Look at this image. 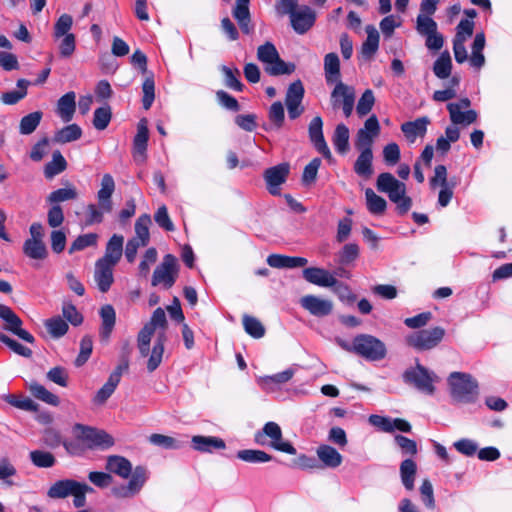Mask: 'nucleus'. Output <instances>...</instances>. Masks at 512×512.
<instances>
[{
    "instance_id": "1",
    "label": "nucleus",
    "mask_w": 512,
    "mask_h": 512,
    "mask_svg": "<svg viewBox=\"0 0 512 512\" xmlns=\"http://www.w3.org/2000/svg\"><path fill=\"white\" fill-rule=\"evenodd\" d=\"M167 320L162 308H157L149 323L138 335V349L143 357L150 355L147 361V370L155 371L161 364L166 338Z\"/></svg>"
},
{
    "instance_id": "2",
    "label": "nucleus",
    "mask_w": 512,
    "mask_h": 512,
    "mask_svg": "<svg viewBox=\"0 0 512 512\" xmlns=\"http://www.w3.org/2000/svg\"><path fill=\"white\" fill-rule=\"evenodd\" d=\"M124 237L114 234L108 241L103 257L95 263L94 280L98 289L105 293L113 283V268L123 254Z\"/></svg>"
},
{
    "instance_id": "3",
    "label": "nucleus",
    "mask_w": 512,
    "mask_h": 512,
    "mask_svg": "<svg viewBox=\"0 0 512 512\" xmlns=\"http://www.w3.org/2000/svg\"><path fill=\"white\" fill-rule=\"evenodd\" d=\"M377 190L386 193L391 202L396 204L399 215H405L412 207V199L406 195V185L391 173H381L376 182Z\"/></svg>"
},
{
    "instance_id": "4",
    "label": "nucleus",
    "mask_w": 512,
    "mask_h": 512,
    "mask_svg": "<svg viewBox=\"0 0 512 512\" xmlns=\"http://www.w3.org/2000/svg\"><path fill=\"white\" fill-rule=\"evenodd\" d=\"M93 488L83 482L73 479H61L54 482L47 491L51 499H64L73 496V504L76 508L86 505V494L92 492Z\"/></svg>"
},
{
    "instance_id": "5",
    "label": "nucleus",
    "mask_w": 512,
    "mask_h": 512,
    "mask_svg": "<svg viewBox=\"0 0 512 512\" xmlns=\"http://www.w3.org/2000/svg\"><path fill=\"white\" fill-rule=\"evenodd\" d=\"M451 396L456 402L473 403L478 397V384L471 375L452 372L448 378Z\"/></svg>"
},
{
    "instance_id": "6",
    "label": "nucleus",
    "mask_w": 512,
    "mask_h": 512,
    "mask_svg": "<svg viewBox=\"0 0 512 512\" xmlns=\"http://www.w3.org/2000/svg\"><path fill=\"white\" fill-rule=\"evenodd\" d=\"M130 63L144 77L142 83V106L149 110L155 99L154 74L147 69V57L140 50H136L130 57Z\"/></svg>"
},
{
    "instance_id": "7",
    "label": "nucleus",
    "mask_w": 512,
    "mask_h": 512,
    "mask_svg": "<svg viewBox=\"0 0 512 512\" xmlns=\"http://www.w3.org/2000/svg\"><path fill=\"white\" fill-rule=\"evenodd\" d=\"M353 353L369 361L383 360L387 355L385 344L378 338L368 334H360L353 339Z\"/></svg>"
},
{
    "instance_id": "8",
    "label": "nucleus",
    "mask_w": 512,
    "mask_h": 512,
    "mask_svg": "<svg viewBox=\"0 0 512 512\" xmlns=\"http://www.w3.org/2000/svg\"><path fill=\"white\" fill-rule=\"evenodd\" d=\"M403 380L408 385H413L419 391L432 395L435 392L434 383L438 381V377L417 363L415 367L407 369L403 373Z\"/></svg>"
},
{
    "instance_id": "9",
    "label": "nucleus",
    "mask_w": 512,
    "mask_h": 512,
    "mask_svg": "<svg viewBox=\"0 0 512 512\" xmlns=\"http://www.w3.org/2000/svg\"><path fill=\"white\" fill-rule=\"evenodd\" d=\"M330 94V103L334 110L342 109L345 117H349L355 104V89L342 82H335Z\"/></svg>"
},
{
    "instance_id": "10",
    "label": "nucleus",
    "mask_w": 512,
    "mask_h": 512,
    "mask_svg": "<svg viewBox=\"0 0 512 512\" xmlns=\"http://www.w3.org/2000/svg\"><path fill=\"white\" fill-rule=\"evenodd\" d=\"M266 437L271 439L270 445L274 449L290 455L296 454V449L294 446L289 442L283 441L282 430L277 423L267 422L264 425L262 431H259L255 434V442L257 444L264 445Z\"/></svg>"
},
{
    "instance_id": "11",
    "label": "nucleus",
    "mask_w": 512,
    "mask_h": 512,
    "mask_svg": "<svg viewBox=\"0 0 512 512\" xmlns=\"http://www.w3.org/2000/svg\"><path fill=\"white\" fill-rule=\"evenodd\" d=\"M178 276V262L175 256L167 254L163 257L160 265L153 272L151 284L162 285L163 288H171Z\"/></svg>"
},
{
    "instance_id": "12",
    "label": "nucleus",
    "mask_w": 512,
    "mask_h": 512,
    "mask_svg": "<svg viewBox=\"0 0 512 512\" xmlns=\"http://www.w3.org/2000/svg\"><path fill=\"white\" fill-rule=\"evenodd\" d=\"M74 430L78 432V437L91 449L106 450L114 445L113 437L104 430L81 424H76Z\"/></svg>"
},
{
    "instance_id": "13",
    "label": "nucleus",
    "mask_w": 512,
    "mask_h": 512,
    "mask_svg": "<svg viewBox=\"0 0 512 512\" xmlns=\"http://www.w3.org/2000/svg\"><path fill=\"white\" fill-rule=\"evenodd\" d=\"M445 330L442 327L424 329L407 336L406 342L417 350H430L436 347L443 339Z\"/></svg>"
},
{
    "instance_id": "14",
    "label": "nucleus",
    "mask_w": 512,
    "mask_h": 512,
    "mask_svg": "<svg viewBox=\"0 0 512 512\" xmlns=\"http://www.w3.org/2000/svg\"><path fill=\"white\" fill-rule=\"evenodd\" d=\"M379 134V121L375 115H372L365 121L364 127L358 130L355 139V148L358 151L373 152V143Z\"/></svg>"
},
{
    "instance_id": "15",
    "label": "nucleus",
    "mask_w": 512,
    "mask_h": 512,
    "mask_svg": "<svg viewBox=\"0 0 512 512\" xmlns=\"http://www.w3.org/2000/svg\"><path fill=\"white\" fill-rule=\"evenodd\" d=\"M471 105V101L468 98H462L460 101L455 103H449L447 110L450 115V120L455 125H470L477 120V112L474 110H466Z\"/></svg>"
},
{
    "instance_id": "16",
    "label": "nucleus",
    "mask_w": 512,
    "mask_h": 512,
    "mask_svg": "<svg viewBox=\"0 0 512 512\" xmlns=\"http://www.w3.org/2000/svg\"><path fill=\"white\" fill-rule=\"evenodd\" d=\"M151 217L148 214L141 215L135 222V237L130 240V262L135 257L136 250L139 247H145L150 240L149 227L151 225Z\"/></svg>"
},
{
    "instance_id": "17",
    "label": "nucleus",
    "mask_w": 512,
    "mask_h": 512,
    "mask_svg": "<svg viewBox=\"0 0 512 512\" xmlns=\"http://www.w3.org/2000/svg\"><path fill=\"white\" fill-rule=\"evenodd\" d=\"M0 318L6 322V329L18 336L20 339L31 344L35 342L34 336L21 328L22 320L10 307L0 304Z\"/></svg>"
},
{
    "instance_id": "18",
    "label": "nucleus",
    "mask_w": 512,
    "mask_h": 512,
    "mask_svg": "<svg viewBox=\"0 0 512 512\" xmlns=\"http://www.w3.org/2000/svg\"><path fill=\"white\" fill-rule=\"evenodd\" d=\"M148 140V120L142 118L137 124V132L133 139V159L137 164H142L146 161Z\"/></svg>"
},
{
    "instance_id": "19",
    "label": "nucleus",
    "mask_w": 512,
    "mask_h": 512,
    "mask_svg": "<svg viewBox=\"0 0 512 512\" xmlns=\"http://www.w3.org/2000/svg\"><path fill=\"white\" fill-rule=\"evenodd\" d=\"M289 171L290 167L287 163H282L265 170L264 179L270 194H280L279 186L286 181Z\"/></svg>"
},
{
    "instance_id": "20",
    "label": "nucleus",
    "mask_w": 512,
    "mask_h": 512,
    "mask_svg": "<svg viewBox=\"0 0 512 512\" xmlns=\"http://www.w3.org/2000/svg\"><path fill=\"white\" fill-rule=\"evenodd\" d=\"M304 96V87L300 80L290 84L285 103L288 109V115L291 119L298 118L303 113L301 102Z\"/></svg>"
},
{
    "instance_id": "21",
    "label": "nucleus",
    "mask_w": 512,
    "mask_h": 512,
    "mask_svg": "<svg viewBox=\"0 0 512 512\" xmlns=\"http://www.w3.org/2000/svg\"><path fill=\"white\" fill-rule=\"evenodd\" d=\"M323 121L320 116L314 117L309 124V138L315 149L323 155L327 160L332 159L330 149L324 139L323 135Z\"/></svg>"
},
{
    "instance_id": "22",
    "label": "nucleus",
    "mask_w": 512,
    "mask_h": 512,
    "mask_svg": "<svg viewBox=\"0 0 512 512\" xmlns=\"http://www.w3.org/2000/svg\"><path fill=\"white\" fill-rule=\"evenodd\" d=\"M127 367V364H120L109 376L107 382L96 392L92 399V403L95 406H102L114 393L117 385L120 382L123 369Z\"/></svg>"
},
{
    "instance_id": "23",
    "label": "nucleus",
    "mask_w": 512,
    "mask_h": 512,
    "mask_svg": "<svg viewBox=\"0 0 512 512\" xmlns=\"http://www.w3.org/2000/svg\"><path fill=\"white\" fill-rule=\"evenodd\" d=\"M301 306L316 317H324L331 314L333 303L315 295H306L300 299Z\"/></svg>"
},
{
    "instance_id": "24",
    "label": "nucleus",
    "mask_w": 512,
    "mask_h": 512,
    "mask_svg": "<svg viewBox=\"0 0 512 512\" xmlns=\"http://www.w3.org/2000/svg\"><path fill=\"white\" fill-rule=\"evenodd\" d=\"M315 12L308 6L296 10L291 16V25L298 34L306 33L315 23Z\"/></svg>"
},
{
    "instance_id": "25",
    "label": "nucleus",
    "mask_w": 512,
    "mask_h": 512,
    "mask_svg": "<svg viewBox=\"0 0 512 512\" xmlns=\"http://www.w3.org/2000/svg\"><path fill=\"white\" fill-rule=\"evenodd\" d=\"M250 0H236L232 10V15L237 21L240 30L244 34H251L254 31V25L251 21V13L249 9Z\"/></svg>"
},
{
    "instance_id": "26",
    "label": "nucleus",
    "mask_w": 512,
    "mask_h": 512,
    "mask_svg": "<svg viewBox=\"0 0 512 512\" xmlns=\"http://www.w3.org/2000/svg\"><path fill=\"white\" fill-rule=\"evenodd\" d=\"M303 278L307 282L321 287H333L337 284V279L329 271L318 267L305 268Z\"/></svg>"
},
{
    "instance_id": "27",
    "label": "nucleus",
    "mask_w": 512,
    "mask_h": 512,
    "mask_svg": "<svg viewBox=\"0 0 512 512\" xmlns=\"http://www.w3.org/2000/svg\"><path fill=\"white\" fill-rule=\"evenodd\" d=\"M101 326L99 338L103 344H107L116 322V313L112 305L106 304L100 309Z\"/></svg>"
},
{
    "instance_id": "28",
    "label": "nucleus",
    "mask_w": 512,
    "mask_h": 512,
    "mask_svg": "<svg viewBox=\"0 0 512 512\" xmlns=\"http://www.w3.org/2000/svg\"><path fill=\"white\" fill-rule=\"evenodd\" d=\"M194 450L201 453H213L215 450L226 448L225 441L215 436L195 435L191 439Z\"/></svg>"
},
{
    "instance_id": "29",
    "label": "nucleus",
    "mask_w": 512,
    "mask_h": 512,
    "mask_svg": "<svg viewBox=\"0 0 512 512\" xmlns=\"http://www.w3.org/2000/svg\"><path fill=\"white\" fill-rule=\"evenodd\" d=\"M115 191V182L110 174H104L101 180L100 189L97 192V200L103 209L112 210V195Z\"/></svg>"
},
{
    "instance_id": "30",
    "label": "nucleus",
    "mask_w": 512,
    "mask_h": 512,
    "mask_svg": "<svg viewBox=\"0 0 512 512\" xmlns=\"http://www.w3.org/2000/svg\"><path fill=\"white\" fill-rule=\"evenodd\" d=\"M316 454L324 467L335 469L342 464V455L332 446L321 444L316 449Z\"/></svg>"
},
{
    "instance_id": "31",
    "label": "nucleus",
    "mask_w": 512,
    "mask_h": 512,
    "mask_svg": "<svg viewBox=\"0 0 512 512\" xmlns=\"http://www.w3.org/2000/svg\"><path fill=\"white\" fill-rule=\"evenodd\" d=\"M430 123L427 117H421L414 121H408L401 125V131L410 143H414L417 137H423Z\"/></svg>"
},
{
    "instance_id": "32",
    "label": "nucleus",
    "mask_w": 512,
    "mask_h": 512,
    "mask_svg": "<svg viewBox=\"0 0 512 512\" xmlns=\"http://www.w3.org/2000/svg\"><path fill=\"white\" fill-rule=\"evenodd\" d=\"M324 76L327 85H333L341 80L340 60L334 52H330L324 57Z\"/></svg>"
},
{
    "instance_id": "33",
    "label": "nucleus",
    "mask_w": 512,
    "mask_h": 512,
    "mask_svg": "<svg viewBox=\"0 0 512 512\" xmlns=\"http://www.w3.org/2000/svg\"><path fill=\"white\" fill-rule=\"evenodd\" d=\"M366 33L367 38L362 43L360 56L364 60H371L378 50L380 36L377 29L372 25L366 27Z\"/></svg>"
},
{
    "instance_id": "34",
    "label": "nucleus",
    "mask_w": 512,
    "mask_h": 512,
    "mask_svg": "<svg viewBox=\"0 0 512 512\" xmlns=\"http://www.w3.org/2000/svg\"><path fill=\"white\" fill-rule=\"evenodd\" d=\"M76 110V94L71 91L64 94L57 103V114L63 122H70Z\"/></svg>"
},
{
    "instance_id": "35",
    "label": "nucleus",
    "mask_w": 512,
    "mask_h": 512,
    "mask_svg": "<svg viewBox=\"0 0 512 512\" xmlns=\"http://www.w3.org/2000/svg\"><path fill=\"white\" fill-rule=\"evenodd\" d=\"M360 154L358 155L355 163H354V172L364 178L369 179L373 173V152H365V151H359Z\"/></svg>"
},
{
    "instance_id": "36",
    "label": "nucleus",
    "mask_w": 512,
    "mask_h": 512,
    "mask_svg": "<svg viewBox=\"0 0 512 512\" xmlns=\"http://www.w3.org/2000/svg\"><path fill=\"white\" fill-rule=\"evenodd\" d=\"M105 469L112 476L116 475L124 480L128 479V459L122 456H108L106 459Z\"/></svg>"
},
{
    "instance_id": "37",
    "label": "nucleus",
    "mask_w": 512,
    "mask_h": 512,
    "mask_svg": "<svg viewBox=\"0 0 512 512\" xmlns=\"http://www.w3.org/2000/svg\"><path fill=\"white\" fill-rule=\"evenodd\" d=\"M150 472L145 466H130V497L137 495L149 479Z\"/></svg>"
},
{
    "instance_id": "38",
    "label": "nucleus",
    "mask_w": 512,
    "mask_h": 512,
    "mask_svg": "<svg viewBox=\"0 0 512 512\" xmlns=\"http://www.w3.org/2000/svg\"><path fill=\"white\" fill-rule=\"evenodd\" d=\"M81 136V127L74 123L56 131L53 135L52 141L57 144H66L80 139Z\"/></svg>"
},
{
    "instance_id": "39",
    "label": "nucleus",
    "mask_w": 512,
    "mask_h": 512,
    "mask_svg": "<svg viewBox=\"0 0 512 512\" xmlns=\"http://www.w3.org/2000/svg\"><path fill=\"white\" fill-rule=\"evenodd\" d=\"M452 71V59L449 51H443L433 64V72L439 79H447Z\"/></svg>"
},
{
    "instance_id": "40",
    "label": "nucleus",
    "mask_w": 512,
    "mask_h": 512,
    "mask_svg": "<svg viewBox=\"0 0 512 512\" xmlns=\"http://www.w3.org/2000/svg\"><path fill=\"white\" fill-rule=\"evenodd\" d=\"M23 253L34 260H44L48 256V251L43 241L28 239L23 244Z\"/></svg>"
},
{
    "instance_id": "41",
    "label": "nucleus",
    "mask_w": 512,
    "mask_h": 512,
    "mask_svg": "<svg viewBox=\"0 0 512 512\" xmlns=\"http://www.w3.org/2000/svg\"><path fill=\"white\" fill-rule=\"evenodd\" d=\"M336 151L345 154L349 150V129L345 124H338L332 138Z\"/></svg>"
},
{
    "instance_id": "42",
    "label": "nucleus",
    "mask_w": 512,
    "mask_h": 512,
    "mask_svg": "<svg viewBox=\"0 0 512 512\" xmlns=\"http://www.w3.org/2000/svg\"><path fill=\"white\" fill-rule=\"evenodd\" d=\"M67 168V162L62 156L60 151H54L52 160L45 165L44 175L46 178L51 179L60 174Z\"/></svg>"
},
{
    "instance_id": "43",
    "label": "nucleus",
    "mask_w": 512,
    "mask_h": 512,
    "mask_svg": "<svg viewBox=\"0 0 512 512\" xmlns=\"http://www.w3.org/2000/svg\"><path fill=\"white\" fill-rule=\"evenodd\" d=\"M365 197L367 203V209L371 214L381 215L385 212L387 207V202L384 198L377 195L373 189L367 188L365 190Z\"/></svg>"
},
{
    "instance_id": "44",
    "label": "nucleus",
    "mask_w": 512,
    "mask_h": 512,
    "mask_svg": "<svg viewBox=\"0 0 512 512\" xmlns=\"http://www.w3.org/2000/svg\"><path fill=\"white\" fill-rule=\"evenodd\" d=\"M417 466L412 459H405L400 465V475L402 483L407 490L414 488V480L416 475Z\"/></svg>"
},
{
    "instance_id": "45",
    "label": "nucleus",
    "mask_w": 512,
    "mask_h": 512,
    "mask_svg": "<svg viewBox=\"0 0 512 512\" xmlns=\"http://www.w3.org/2000/svg\"><path fill=\"white\" fill-rule=\"evenodd\" d=\"M29 391L35 398H37L49 405H52V406L59 405L60 401H59L58 396L51 393L50 391H48L43 385H41L37 382H31L29 384Z\"/></svg>"
},
{
    "instance_id": "46",
    "label": "nucleus",
    "mask_w": 512,
    "mask_h": 512,
    "mask_svg": "<svg viewBox=\"0 0 512 512\" xmlns=\"http://www.w3.org/2000/svg\"><path fill=\"white\" fill-rule=\"evenodd\" d=\"M43 113L41 111H35L22 117L19 124V132L22 135H29L33 133L39 126Z\"/></svg>"
},
{
    "instance_id": "47",
    "label": "nucleus",
    "mask_w": 512,
    "mask_h": 512,
    "mask_svg": "<svg viewBox=\"0 0 512 512\" xmlns=\"http://www.w3.org/2000/svg\"><path fill=\"white\" fill-rule=\"evenodd\" d=\"M237 458L248 463H265L272 460V456L262 450L244 449L237 452Z\"/></svg>"
},
{
    "instance_id": "48",
    "label": "nucleus",
    "mask_w": 512,
    "mask_h": 512,
    "mask_svg": "<svg viewBox=\"0 0 512 512\" xmlns=\"http://www.w3.org/2000/svg\"><path fill=\"white\" fill-rule=\"evenodd\" d=\"M221 71L224 74V83L226 87L238 92L243 91L244 85L239 79L240 71L238 68L222 66Z\"/></svg>"
},
{
    "instance_id": "49",
    "label": "nucleus",
    "mask_w": 512,
    "mask_h": 512,
    "mask_svg": "<svg viewBox=\"0 0 512 512\" xmlns=\"http://www.w3.org/2000/svg\"><path fill=\"white\" fill-rule=\"evenodd\" d=\"M31 462L39 468H50L55 465L56 459L50 452L34 450L29 454Z\"/></svg>"
},
{
    "instance_id": "50",
    "label": "nucleus",
    "mask_w": 512,
    "mask_h": 512,
    "mask_svg": "<svg viewBox=\"0 0 512 512\" xmlns=\"http://www.w3.org/2000/svg\"><path fill=\"white\" fill-rule=\"evenodd\" d=\"M73 25V18L69 14H62L54 24L53 38L60 39L62 36L72 34L70 32Z\"/></svg>"
},
{
    "instance_id": "51",
    "label": "nucleus",
    "mask_w": 512,
    "mask_h": 512,
    "mask_svg": "<svg viewBox=\"0 0 512 512\" xmlns=\"http://www.w3.org/2000/svg\"><path fill=\"white\" fill-rule=\"evenodd\" d=\"M243 326L246 333H248L253 338L258 339L265 335V328L263 324L253 316L244 315Z\"/></svg>"
},
{
    "instance_id": "52",
    "label": "nucleus",
    "mask_w": 512,
    "mask_h": 512,
    "mask_svg": "<svg viewBox=\"0 0 512 512\" xmlns=\"http://www.w3.org/2000/svg\"><path fill=\"white\" fill-rule=\"evenodd\" d=\"M98 235L95 233H87L78 236L69 248V254H73L76 251L84 250L87 247L95 246L97 244Z\"/></svg>"
},
{
    "instance_id": "53",
    "label": "nucleus",
    "mask_w": 512,
    "mask_h": 512,
    "mask_svg": "<svg viewBox=\"0 0 512 512\" xmlns=\"http://www.w3.org/2000/svg\"><path fill=\"white\" fill-rule=\"evenodd\" d=\"M45 326L51 336L55 338L62 337L68 330V324L64 319L59 316L48 319L45 322Z\"/></svg>"
},
{
    "instance_id": "54",
    "label": "nucleus",
    "mask_w": 512,
    "mask_h": 512,
    "mask_svg": "<svg viewBox=\"0 0 512 512\" xmlns=\"http://www.w3.org/2000/svg\"><path fill=\"white\" fill-rule=\"evenodd\" d=\"M359 257V246L355 243H348L338 253V263L348 265Z\"/></svg>"
},
{
    "instance_id": "55",
    "label": "nucleus",
    "mask_w": 512,
    "mask_h": 512,
    "mask_svg": "<svg viewBox=\"0 0 512 512\" xmlns=\"http://www.w3.org/2000/svg\"><path fill=\"white\" fill-rule=\"evenodd\" d=\"M112 210H106L103 209L99 203L96 204H89L86 208V216H85V222L86 225H93L96 223H101L104 219L105 213H110Z\"/></svg>"
},
{
    "instance_id": "56",
    "label": "nucleus",
    "mask_w": 512,
    "mask_h": 512,
    "mask_svg": "<svg viewBox=\"0 0 512 512\" xmlns=\"http://www.w3.org/2000/svg\"><path fill=\"white\" fill-rule=\"evenodd\" d=\"M374 103L375 97L373 91L371 89L365 90L357 103V114L360 117L367 115L372 110Z\"/></svg>"
},
{
    "instance_id": "57",
    "label": "nucleus",
    "mask_w": 512,
    "mask_h": 512,
    "mask_svg": "<svg viewBox=\"0 0 512 512\" xmlns=\"http://www.w3.org/2000/svg\"><path fill=\"white\" fill-rule=\"evenodd\" d=\"M294 68L293 64L285 63L280 56H278L277 59L273 60L266 66L265 71L270 75L277 76L291 74L294 71Z\"/></svg>"
},
{
    "instance_id": "58",
    "label": "nucleus",
    "mask_w": 512,
    "mask_h": 512,
    "mask_svg": "<svg viewBox=\"0 0 512 512\" xmlns=\"http://www.w3.org/2000/svg\"><path fill=\"white\" fill-rule=\"evenodd\" d=\"M59 54L62 58L71 57L76 49V37L74 34L62 36L58 39Z\"/></svg>"
},
{
    "instance_id": "59",
    "label": "nucleus",
    "mask_w": 512,
    "mask_h": 512,
    "mask_svg": "<svg viewBox=\"0 0 512 512\" xmlns=\"http://www.w3.org/2000/svg\"><path fill=\"white\" fill-rule=\"evenodd\" d=\"M78 196L77 191L74 187L60 188L51 192L48 196V202L56 204L68 200L76 199Z\"/></svg>"
},
{
    "instance_id": "60",
    "label": "nucleus",
    "mask_w": 512,
    "mask_h": 512,
    "mask_svg": "<svg viewBox=\"0 0 512 512\" xmlns=\"http://www.w3.org/2000/svg\"><path fill=\"white\" fill-rule=\"evenodd\" d=\"M295 370L293 368H289L280 373L265 376L261 379V382L264 386H272V385H281L287 383L294 376Z\"/></svg>"
},
{
    "instance_id": "61",
    "label": "nucleus",
    "mask_w": 512,
    "mask_h": 512,
    "mask_svg": "<svg viewBox=\"0 0 512 512\" xmlns=\"http://www.w3.org/2000/svg\"><path fill=\"white\" fill-rule=\"evenodd\" d=\"M17 475V469L15 466L6 458L0 460V480L8 486L15 485L12 477Z\"/></svg>"
},
{
    "instance_id": "62",
    "label": "nucleus",
    "mask_w": 512,
    "mask_h": 512,
    "mask_svg": "<svg viewBox=\"0 0 512 512\" xmlns=\"http://www.w3.org/2000/svg\"><path fill=\"white\" fill-rule=\"evenodd\" d=\"M149 440L152 444L163 447L165 449H180L182 447V444L179 440L162 434H152L149 437Z\"/></svg>"
},
{
    "instance_id": "63",
    "label": "nucleus",
    "mask_w": 512,
    "mask_h": 512,
    "mask_svg": "<svg viewBox=\"0 0 512 512\" xmlns=\"http://www.w3.org/2000/svg\"><path fill=\"white\" fill-rule=\"evenodd\" d=\"M279 53L271 42H266L257 49V58L267 65L273 60L277 59Z\"/></svg>"
},
{
    "instance_id": "64",
    "label": "nucleus",
    "mask_w": 512,
    "mask_h": 512,
    "mask_svg": "<svg viewBox=\"0 0 512 512\" xmlns=\"http://www.w3.org/2000/svg\"><path fill=\"white\" fill-rule=\"evenodd\" d=\"M111 111L108 106L97 108L94 112L93 125L97 130H104L110 123Z\"/></svg>"
}]
</instances>
